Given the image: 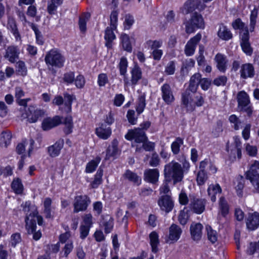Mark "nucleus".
Returning <instances> with one entry per match:
<instances>
[{
    "mask_svg": "<svg viewBox=\"0 0 259 259\" xmlns=\"http://www.w3.org/2000/svg\"><path fill=\"white\" fill-rule=\"evenodd\" d=\"M23 211L25 213V227L28 233H33L36 228V220L38 225L43 224L42 217L38 214V212L36 206L31 205L30 201H26L21 204Z\"/></svg>",
    "mask_w": 259,
    "mask_h": 259,
    "instance_id": "obj_1",
    "label": "nucleus"
},
{
    "mask_svg": "<svg viewBox=\"0 0 259 259\" xmlns=\"http://www.w3.org/2000/svg\"><path fill=\"white\" fill-rule=\"evenodd\" d=\"M164 176L166 182L172 181L174 185L182 182L184 178V170L181 164L176 161L165 164Z\"/></svg>",
    "mask_w": 259,
    "mask_h": 259,
    "instance_id": "obj_2",
    "label": "nucleus"
},
{
    "mask_svg": "<svg viewBox=\"0 0 259 259\" xmlns=\"http://www.w3.org/2000/svg\"><path fill=\"white\" fill-rule=\"evenodd\" d=\"M181 101L183 108H185L187 112H191L195 109L196 106L201 107L203 105L204 98L200 93L196 92L192 97L191 93L184 91L182 94Z\"/></svg>",
    "mask_w": 259,
    "mask_h": 259,
    "instance_id": "obj_3",
    "label": "nucleus"
},
{
    "mask_svg": "<svg viewBox=\"0 0 259 259\" xmlns=\"http://www.w3.org/2000/svg\"><path fill=\"white\" fill-rule=\"evenodd\" d=\"M45 61L49 67L61 68L64 66L65 58L57 49H53L46 55Z\"/></svg>",
    "mask_w": 259,
    "mask_h": 259,
    "instance_id": "obj_4",
    "label": "nucleus"
},
{
    "mask_svg": "<svg viewBox=\"0 0 259 259\" xmlns=\"http://www.w3.org/2000/svg\"><path fill=\"white\" fill-rule=\"evenodd\" d=\"M184 24L185 31L189 34L194 32L196 29H203L205 26L202 16L196 12L193 13L191 18Z\"/></svg>",
    "mask_w": 259,
    "mask_h": 259,
    "instance_id": "obj_5",
    "label": "nucleus"
},
{
    "mask_svg": "<svg viewBox=\"0 0 259 259\" xmlns=\"http://www.w3.org/2000/svg\"><path fill=\"white\" fill-rule=\"evenodd\" d=\"M238 108L240 111L247 113L248 115H251L252 110L250 106V100L248 95L244 91H241L237 95Z\"/></svg>",
    "mask_w": 259,
    "mask_h": 259,
    "instance_id": "obj_6",
    "label": "nucleus"
},
{
    "mask_svg": "<svg viewBox=\"0 0 259 259\" xmlns=\"http://www.w3.org/2000/svg\"><path fill=\"white\" fill-rule=\"evenodd\" d=\"M44 111L40 109H38L36 107L30 106L25 110V112L22 114V117L24 118H27V120L30 123L36 122L38 119L44 115Z\"/></svg>",
    "mask_w": 259,
    "mask_h": 259,
    "instance_id": "obj_7",
    "label": "nucleus"
},
{
    "mask_svg": "<svg viewBox=\"0 0 259 259\" xmlns=\"http://www.w3.org/2000/svg\"><path fill=\"white\" fill-rule=\"evenodd\" d=\"M90 203V198L87 195H81L76 196L73 204L74 207L73 212L77 213L79 211H85Z\"/></svg>",
    "mask_w": 259,
    "mask_h": 259,
    "instance_id": "obj_8",
    "label": "nucleus"
},
{
    "mask_svg": "<svg viewBox=\"0 0 259 259\" xmlns=\"http://www.w3.org/2000/svg\"><path fill=\"white\" fill-rule=\"evenodd\" d=\"M125 138L128 140H134L137 143H142L148 140L145 132L141 128H135L128 131Z\"/></svg>",
    "mask_w": 259,
    "mask_h": 259,
    "instance_id": "obj_9",
    "label": "nucleus"
},
{
    "mask_svg": "<svg viewBox=\"0 0 259 259\" xmlns=\"http://www.w3.org/2000/svg\"><path fill=\"white\" fill-rule=\"evenodd\" d=\"M205 7V5L201 4L199 0H189L187 1L184 6L181 8V11L183 14L186 15L192 12L196 9L202 11Z\"/></svg>",
    "mask_w": 259,
    "mask_h": 259,
    "instance_id": "obj_10",
    "label": "nucleus"
},
{
    "mask_svg": "<svg viewBox=\"0 0 259 259\" xmlns=\"http://www.w3.org/2000/svg\"><path fill=\"white\" fill-rule=\"evenodd\" d=\"M190 208L196 213L200 214L205 209V202L193 195H189Z\"/></svg>",
    "mask_w": 259,
    "mask_h": 259,
    "instance_id": "obj_11",
    "label": "nucleus"
},
{
    "mask_svg": "<svg viewBox=\"0 0 259 259\" xmlns=\"http://www.w3.org/2000/svg\"><path fill=\"white\" fill-rule=\"evenodd\" d=\"M246 225L247 228L250 231L257 229L259 226V213H248L246 218Z\"/></svg>",
    "mask_w": 259,
    "mask_h": 259,
    "instance_id": "obj_12",
    "label": "nucleus"
},
{
    "mask_svg": "<svg viewBox=\"0 0 259 259\" xmlns=\"http://www.w3.org/2000/svg\"><path fill=\"white\" fill-rule=\"evenodd\" d=\"M161 97L165 103L171 104L175 100L172 89L168 83L163 84L161 87Z\"/></svg>",
    "mask_w": 259,
    "mask_h": 259,
    "instance_id": "obj_13",
    "label": "nucleus"
},
{
    "mask_svg": "<svg viewBox=\"0 0 259 259\" xmlns=\"http://www.w3.org/2000/svg\"><path fill=\"white\" fill-rule=\"evenodd\" d=\"M158 203L161 209L165 211L166 213L171 211L174 205L170 197L167 195L161 196L159 198Z\"/></svg>",
    "mask_w": 259,
    "mask_h": 259,
    "instance_id": "obj_14",
    "label": "nucleus"
},
{
    "mask_svg": "<svg viewBox=\"0 0 259 259\" xmlns=\"http://www.w3.org/2000/svg\"><path fill=\"white\" fill-rule=\"evenodd\" d=\"M201 38V35L198 33L188 41L185 49V53L187 56H190L194 54L196 46L200 41Z\"/></svg>",
    "mask_w": 259,
    "mask_h": 259,
    "instance_id": "obj_15",
    "label": "nucleus"
},
{
    "mask_svg": "<svg viewBox=\"0 0 259 259\" xmlns=\"http://www.w3.org/2000/svg\"><path fill=\"white\" fill-rule=\"evenodd\" d=\"M62 119L63 118L59 116H56L53 118H46L42 122V128L45 131L49 130L60 124L62 123Z\"/></svg>",
    "mask_w": 259,
    "mask_h": 259,
    "instance_id": "obj_16",
    "label": "nucleus"
},
{
    "mask_svg": "<svg viewBox=\"0 0 259 259\" xmlns=\"http://www.w3.org/2000/svg\"><path fill=\"white\" fill-rule=\"evenodd\" d=\"M203 227L199 223H193L190 226V230L191 238L194 241L199 240L202 237V230Z\"/></svg>",
    "mask_w": 259,
    "mask_h": 259,
    "instance_id": "obj_17",
    "label": "nucleus"
},
{
    "mask_svg": "<svg viewBox=\"0 0 259 259\" xmlns=\"http://www.w3.org/2000/svg\"><path fill=\"white\" fill-rule=\"evenodd\" d=\"M240 77L243 79L247 78H252L254 76L255 71L252 64L250 63H246L241 66L240 71Z\"/></svg>",
    "mask_w": 259,
    "mask_h": 259,
    "instance_id": "obj_18",
    "label": "nucleus"
},
{
    "mask_svg": "<svg viewBox=\"0 0 259 259\" xmlns=\"http://www.w3.org/2000/svg\"><path fill=\"white\" fill-rule=\"evenodd\" d=\"M241 38V46L243 51L247 55L250 56L252 53V49L250 46V44L249 42V32L247 31V30H245V33L242 34V36Z\"/></svg>",
    "mask_w": 259,
    "mask_h": 259,
    "instance_id": "obj_19",
    "label": "nucleus"
},
{
    "mask_svg": "<svg viewBox=\"0 0 259 259\" xmlns=\"http://www.w3.org/2000/svg\"><path fill=\"white\" fill-rule=\"evenodd\" d=\"M182 230L178 225L172 224L169 228L168 239L172 242H177L181 237Z\"/></svg>",
    "mask_w": 259,
    "mask_h": 259,
    "instance_id": "obj_20",
    "label": "nucleus"
},
{
    "mask_svg": "<svg viewBox=\"0 0 259 259\" xmlns=\"http://www.w3.org/2000/svg\"><path fill=\"white\" fill-rule=\"evenodd\" d=\"M64 143V140L60 139L54 145L49 146L48 148V152L49 155L52 157L58 156L63 147Z\"/></svg>",
    "mask_w": 259,
    "mask_h": 259,
    "instance_id": "obj_21",
    "label": "nucleus"
},
{
    "mask_svg": "<svg viewBox=\"0 0 259 259\" xmlns=\"http://www.w3.org/2000/svg\"><path fill=\"white\" fill-rule=\"evenodd\" d=\"M20 51L17 47L11 46L7 48L5 57L11 63H14L19 58Z\"/></svg>",
    "mask_w": 259,
    "mask_h": 259,
    "instance_id": "obj_22",
    "label": "nucleus"
},
{
    "mask_svg": "<svg viewBox=\"0 0 259 259\" xmlns=\"http://www.w3.org/2000/svg\"><path fill=\"white\" fill-rule=\"evenodd\" d=\"M201 75L200 73H195L190 78L188 88L185 91H188L189 93H195L200 83Z\"/></svg>",
    "mask_w": 259,
    "mask_h": 259,
    "instance_id": "obj_23",
    "label": "nucleus"
},
{
    "mask_svg": "<svg viewBox=\"0 0 259 259\" xmlns=\"http://www.w3.org/2000/svg\"><path fill=\"white\" fill-rule=\"evenodd\" d=\"M159 170L157 168L148 169L144 171V180L148 182L155 184L158 181Z\"/></svg>",
    "mask_w": 259,
    "mask_h": 259,
    "instance_id": "obj_24",
    "label": "nucleus"
},
{
    "mask_svg": "<svg viewBox=\"0 0 259 259\" xmlns=\"http://www.w3.org/2000/svg\"><path fill=\"white\" fill-rule=\"evenodd\" d=\"M96 133L101 139L106 140L111 135V129L104 123H101L100 126L96 128Z\"/></svg>",
    "mask_w": 259,
    "mask_h": 259,
    "instance_id": "obj_25",
    "label": "nucleus"
},
{
    "mask_svg": "<svg viewBox=\"0 0 259 259\" xmlns=\"http://www.w3.org/2000/svg\"><path fill=\"white\" fill-rule=\"evenodd\" d=\"M52 200L51 198L47 197L44 201V213L47 219L54 218L53 207H52Z\"/></svg>",
    "mask_w": 259,
    "mask_h": 259,
    "instance_id": "obj_26",
    "label": "nucleus"
},
{
    "mask_svg": "<svg viewBox=\"0 0 259 259\" xmlns=\"http://www.w3.org/2000/svg\"><path fill=\"white\" fill-rule=\"evenodd\" d=\"M246 178L247 180L259 177V161H255L250 166V168L246 173Z\"/></svg>",
    "mask_w": 259,
    "mask_h": 259,
    "instance_id": "obj_27",
    "label": "nucleus"
},
{
    "mask_svg": "<svg viewBox=\"0 0 259 259\" xmlns=\"http://www.w3.org/2000/svg\"><path fill=\"white\" fill-rule=\"evenodd\" d=\"M116 28H113L112 26L107 27L105 30L104 38L106 40L105 45L108 48H111L112 46V41L115 39L116 36L113 30Z\"/></svg>",
    "mask_w": 259,
    "mask_h": 259,
    "instance_id": "obj_28",
    "label": "nucleus"
},
{
    "mask_svg": "<svg viewBox=\"0 0 259 259\" xmlns=\"http://www.w3.org/2000/svg\"><path fill=\"white\" fill-rule=\"evenodd\" d=\"M124 179L133 183L134 184L139 185L141 184V179L137 174L133 171L127 169L123 175Z\"/></svg>",
    "mask_w": 259,
    "mask_h": 259,
    "instance_id": "obj_29",
    "label": "nucleus"
},
{
    "mask_svg": "<svg viewBox=\"0 0 259 259\" xmlns=\"http://www.w3.org/2000/svg\"><path fill=\"white\" fill-rule=\"evenodd\" d=\"M118 141L114 139L112 141L111 145L108 146L106 151L105 160H108L111 157H114L118 154Z\"/></svg>",
    "mask_w": 259,
    "mask_h": 259,
    "instance_id": "obj_30",
    "label": "nucleus"
},
{
    "mask_svg": "<svg viewBox=\"0 0 259 259\" xmlns=\"http://www.w3.org/2000/svg\"><path fill=\"white\" fill-rule=\"evenodd\" d=\"M208 196L210 197L211 200L214 202L216 200L215 195L222 192V189L219 184L210 185L207 189Z\"/></svg>",
    "mask_w": 259,
    "mask_h": 259,
    "instance_id": "obj_31",
    "label": "nucleus"
},
{
    "mask_svg": "<svg viewBox=\"0 0 259 259\" xmlns=\"http://www.w3.org/2000/svg\"><path fill=\"white\" fill-rule=\"evenodd\" d=\"M218 36L225 40H229L232 37V34L229 29L223 24L220 25V28L218 32Z\"/></svg>",
    "mask_w": 259,
    "mask_h": 259,
    "instance_id": "obj_32",
    "label": "nucleus"
},
{
    "mask_svg": "<svg viewBox=\"0 0 259 259\" xmlns=\"http://www.w3.org/2000/svg\"><path fill=\"white\" fill-rule=\"evenodd\" d=\"M91 14L89 12L83 13L79 18L78 25L81 32H84L87 29V22L89 20Z\"/></svg>",
    "mask_w": 259,
    "mask_h": 259,
    "instance_id": "obj_33",
    "label": "nucleus"
},
{
    "mask_svg": "<svg viewBox=\"0 0 259 259\" xmlns=\"http://www.w3.org/2000/svg\"><path fill=\"white\" fill-rule=\"evenodd\" d=\"M132 74V83L135 85L138 81L142 78V71L141 68L137 65H135L131 70Z\"/></svg>",
    "mask_w": 259,
    "mask_h": 259,
    "instance_id": "obj_34",
    "label": "nucleus"
},
{
    "mask_svg": "<svg viewBox=\"0 0 259 259\" xmlns=\"http://www.w3.org/2000/svg\"><path fill=\"white\" fill-rule=\"evenodd\" d=\"M62 123L64 125L63 131L66 135H68L72 132L73 123L72 116L68 115L66 116Z\"/></svg>",
    "mask_w": 259,
    "mask_h": 259,
    "instance_id": "obj_35",
    "label": "nucleus"
},
{
    "mask_svg": "<svg viewBox=\"0 0 259 259\" xmlns=\"http://www.w3.org/2000/svg\"><path fill=\"white\" fill-rule=\"evenodd\" d=\"M258 16V10L254 7V9L251 11L249 16V31L252 32L255 30V27L257 22V18Z\"/></svg>",
    "mask_w": 259,
    "mask_h": 259,
    "instance_id": "obj_36",
    "label": "nucleus"
},
{
    "mask_svg": "<svg viewBox=\"0 0 259 259\" xmlns=\"http://www.w3.org/2000/svg\"><path fill=\"white\" fill-rule=\"evenodd\" d=\"M149 238L152 251L156 253L158 250L157 246L159 244L158 235L155 231H153L150 234Z\"/></svg>",
    "mask_w": 259,
    "mask_h": 259,
    "instance_id": "obj_37",
    "label": "nucleus"
},
{
    "mask_svg": "<svg viewBox=\"0 0 259 259\" xmlns=\"http://www.w3.org/2000/svg\"><path fill=\"white\" fill-rule=\"evenodd\" d=\"M8 28L13 34L16 40H21L20 35L17 28L16 22L13 19H9L8 22Z\"/></svg>",
    "mask_w": 259,
    "mask_h": 259,
    "instance_id": "obj_38",
    "label": "nucleus"
},
{
    "mask_svg": "<svg viewBox=\"0 0 259 259\" xmlns=\"http://www.w3.org/2000/svg\"><path fill=\"white\" fill-rule=\"evenodd\" d=\"M232 25L234 29L236 30L239 29L240 30V37L242 36V34L245 33V30H247V31L249 32L248 27L245 26V23L243 22L240 18H238L233 21Z\"/></svg>",
    "mask_w": 259,
    "mask_h": 259,
    "instance_id": "obj_39",
    "label": "nucleus"
},
{
    "mask_svg": "<svg viewBox=\"0 0 259 259\" xmlns=\"http://www.w3.org/2000/svg\"><path fill=\"white\" fill-rule=\"evenodd\" d=\"M215 60L219 70L222 72H224L226 69L227 60L226 57L221 54H218L215 56Z\"/></svg>",
    "mask_w": 259,
    "mask_h": 259,
    "instance_id": "obj_40",
    "label": "nucleus"
},
{
    "mask_svg": "<svg viewBox=\"0 0 259 259\" xmlns=\"http://www.w3.org/2000/svg\"><path fill=\"white\" fill-rule=\"evenodd\" d=\"M219 209L221 215L224 217H225L229 211V206L228 202L223 197L220 198Z\"/></svg>",
    "mask_w": 259,
    "mask_h": 259,
    "instance_id": "obj_41",
    "label": "nucleus"
},
{
    "mask_svg": "<svg viewBox=\"0 0 259 259\" xmlns=\"http://www.w3.org/2000/svg\"><path fill=\"white\" fill-rule=\"evenodd\" d=\"M12 138L11 133L9 132H3L0 135V145L5 147L10 143Z\"/></svg>",
    "mask_w": 259,
    "mask_h": 259,
    "instance_id": "obj_42",
    "label": "nucleus"
},
{
    "mask_svg": "<svg viewBox=\"0 0 259 259\" xmlns=\"http://www.w3.org/2000/svg\"><path fill=\"white\" fill-rule=\"evenodd\" d=\"M123 49L128 52H131L132 47L129 36L126 34H122L120 37Z\"/></svg>",
    "mask_w": 259,
    "mask_h": 259,
    "instance_id": "obj_43",
    "label": "nucleus"
},
{
    "mask_svg": "<svg viewBox=\"0 0 259 259\" xmlns=\"http://www.w3.org/2000/svg\"><path fill=\"white\" fill-rule=\"evenodd\" d=\"M101 161L100 157H96L95 159L88 162L86 165L85 172L87 173L93 172L95 170Z\"/></svg>",
    "mask_w": 259,
    "mask_h": 259,
    "instance_id": "obj_44",
    "label": "nucleus"
},
{
    "mask_svg": "<svg viewBox=\"0 0 259 259\" xmlns=\"http://www.w3.org/2000/svg\"><path fill=\"white\" fill-rule=\"evenodd\" d=\"M11 188L15 193L20 194L23 192V187L19 178L14 179L11 184Z\"/></svg>",
    "mask_w": 259,
    "mask_h": 259,
    "instance_id": "obj_45",
    "label": "nucleus"
},
{
    "mask_svg": "<svg viewBox=\"0 0 259 259\" xmlns=\"http://www.w3.org/2000/svg\"><path fill=\"white\" fill-rule=\"evenodd\" d=\"M103 171V169L100 167L95 176L94 180L91 183V186L93 188H96L98 187L102 183Z\"/></svg>",
    "mask_w": 259,
    "mask_h": 259,
    "instance_id": "obj_46",
    "label": "nucleus"
},
{
    "mask_svg": "<svg viewBox=\"0 0 259 259\" xmlns=\"http://www.w3.org/2000/svg\"><path fill=\"white\" fill-rule=\"evenodd\" d=\"M246 251L248 255H253L256 253L259 256V241L257 242H250Z\"/></svg>",
    "mask_w": 259,
    "mask_h": 259,
    "instance_id": "obj_47",
    "label": "nucleus"
},
{
    "mask_svg": "<svg viewBox=\"0 0 259 259\" xmlns=\"http://www.w3.org/2000/svg\"><path fill=\"white\" fill-rule=\"evenodd\" d=\"M154 143L149 142L147 140L146 142L142 143V147H138L137 146L136 148V151L140 152L143 149H144L146 151H152L154 149Z\"/></svg>",
    "mask_w": 259,
    "mask_h": 259,
    "instance_id": "obj_48",
    "label": "nucleus"
},
{
    "mask_svg": "<svg viewBox=\"0 0 259 259\" xmlns=\"http://www.w3.org/2000/svg\"><path fill=\"white\" fill-rule=\"evenodd\" d=\"M63 0H51L48 3V12L50 14H54L57 8L62 3Z\"/></svg>",
    "mask_w": 259,
    "mask_h": 259,
    "instance_id": "obj_49",
    "label": "nucleus"
},
{
    "mask_svg": "<svg viewBox=\"0 0 259 259\" xmlns=\"http://www.w3.org/2000/svg\"><path fill=\"white\" fill-rule=\"evenodd\" d=\"M28 23L30 24L32 29L34 31L36 42L38 45H42L44 44V40L40 31L38 30L37 26L35 24L29 22H28Z\"/></svg>",
    "mask_w": 259,
    "mask_h": 259,
    "instance_id": "obj_50",
    "label": "nucleus"
},
{
    "mask_svg": "<svg viewBox=\"0 0 259 259\" xmlns=\"http://www.w3.org/2000/svg\"><path fill=\"white\" fill-rule=\"evenodd\" d=\"M183 144V140L180 137L176 138V140L172 143L171 149L174 154L177 155L179 153L180 147Z\"/></svg>",
    "mask_w": 259,
    "mask_h": 259,
    "instance_id": "obj_51",
    "label": "nucleus"
},
{
    "mask_svg": "<svg viewBox=\"0 0 259 259\" xmlns=\"http://www.w3.org/2000/svg\"><path fill=\"white\" fill-rule=\"evenodd\" d=\"M206 230L208 240L212 243H215L217 241L218 238L217 232L212 230L209 225L206 226Z\"/></svg>",
    "mask_w": 259,
    "mask_h": 259,
    "instance_id": "obj_52",
    "label": "nucleus"
},
{
    "mask_svg": "<svg viewBox=\"0 0 259 259\" xmlns=\"http://www.w3.org/2000/svg\"><path fill=\"white\" fill-rule=\"evenodd\" d=\"M162 41L161 40H147L145 43V47L151 50H155L156 49H159L162 46Z\"/></svg>",
    "mask_w": 259,
    "mask_h": 259,
    "instance_id": "obj_53",
    "label": "nucleus"
},
{
    "mask_svg": "<svg viewBox=\"0 0 259 259\" xmlns=\"http://www.w3.org/2000/svg\"><path fill=\"white\" fill-rule=\"evenodd\" d=\"M16 71L19 75L24 76L27 73V69L23 61H19L16 64Z\"/></svg>",
    "mask_w": 259,
    "mask_h": 259,
    "instance_id": "obj_54",
    "label": "nucleus"
},
{
    "mask_svg": "<svg viewBox=\"0 0 259 259\" xmlns=\"http://www.w3.org/2000/svg\"><path fill=\"white\" fill-rule=\"evenodd\" d=\"M208 177L205 171L199 170L197 174L196 181L198 185H202L207 180Z\"/></svg>",
    "mask_w": 259,
    "mask_h": 259,
    "instance_id": "obj_55",
    "label": "nucleus"
},
{
    "mask_svg": "<svg viewBox=\"0 0 259 259\" xmlns=\"http://www.w3.org/2000/svg\"><path fill=\"white\" fill-rule=\"evenodd\" d=\"M121 75L125 76L127 67V61L125 57H121L118 65Z\"/></svg>",
    "mask_w": 259,
    "mask_h": 259,
    "instance_id": "obj_56",
    "label": "nucleus"
},
{
    "mask_svg": "<svg viewBox=\"0 0 259 259\" xmlns=\"http://www.w3.org/2000/svg\"><path fill=\"white\" fill-rule=\"evenodd\" d=\"M229 120L231 123L233 124L232 126L235 130H239L241 126L242 122L235 115H231L229 117Z\"/></svg>",
    "mask_w": 259,
    "mask_h": 259,
    "instance_id": "obj_57",
    "label": "nucleus"
},
{
    "mask_svg": "<svg viewBox=\"0 0 259 259\" xmlns=\"http://www.w3.org/2000/svg\"><path fill=\"white\" fill-rule=\"evenodd\" d=\"M145 98L144 96H141L139 97L138 104L137 106L136 110L139 114H140L144 110L145 107Z\"/></svg>",
    "mask_w": 259,
    "mask_h": 259,
    "instance_id": "obj_58",
    "label": "nucleus"
},
{
    "mask_svg": "<svg viewBox=\"0 0 259 259\" xmlns=\"http://www.w3.org/2000/svg\"><path fill=\"white\" fill-rule=\"evenodd\" d=\"M188 219V214L185 210H181L178 217V220L180 223L182 225H185L187 223Z\"/></svg>",
    "mask_w": 259,
    "mask_h": 259,
    "instance_id": "obj_59",
    "label": "nucleus"
},
{
    "mask_svg": "<svg viewBox=\"0 0 259 259\" xmlns=\"http://www.w3.org/2000/svg\"><path fill=\"white\" fill-rule=\"evenodd\" d=\"M108 82L107 75L105 73H101L98 77V83L100 87H104Z\"/></svg>",
    "mask_w": 259,
    "mask_h": 259,
    "instance_id": "obj_60",
    "label": "nucleus"
},
{
    "mask_svg": "<svg viewBox=\"0 0 259 259\" xmlns=\"http://www.w3.org/2000/svg\"><path fill=\"white\" fill-rule=\"evenodd\" d=\"M160 158L156 153H153L152 154L151 158L149 161V164L153 167H156L159 164Z\"/></svg>",
    "mask_w": 259,
    "mask_h": 259,
    "instance_id": "obj_61",
    "label": "nucleus"
},
{
    "mask_svg": "<svg viewBox=\"0 0 259 259\" xmlns=\"http://www.w3.org/2000/svg\"><path fill=\"white\" fill-rule=\"evenodd\" d=\"M245 150L248 155L250 156H255L257 154V148L254 146L247 144L245 146Z\"/></svg>",
    "mask_w": 259,
    "mask_h": 259,
    "instance_id": "obj_62",
    "label": "nucleus"
},
{
    "mask_svg": "<svg viewBox=\"0 0 259 259\" xmlns=\"http://www.w3.org/2000/svg\"><path fill=\"white\" fill-rule=\"evenodd\" d=\"M83 224L82 225L91 228L93 224V217L91 213L85 214L83 217Z\"/></svg>",
    "mask_w": 259,
    "mask_h": 259,
    "instance_id": "obj_63",
    "label": "nucleus"
},
{
    "mask_svg": "<svg viewBox=\"0 0 259 259\" xmlns=\"http://www.w3.org/2000/svg\"><path fill=\"white\" fill-rule=\"evenodd\" d=\"M253 187L254 193H259V177L249 180Z\"/></svg>",
    "mask_w": 259,
    "mask_h": 259,
    "instance_id": "obj_64",
    "label": "nucleus"
}]
</instances>
